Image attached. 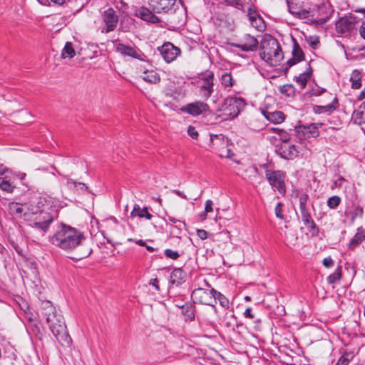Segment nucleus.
<instances>
[{
  "mask_svg": "<svg viewBox=\"0 0 365 365\" xmlns=\"http://www.w3.org/2000/svg\"><path fill=\"white\" fill-rule=\"evenodd\" d=\"M49 241L53 245L71 254L68 257L76 261L88 257L92 252V249L87 244L84 234L64 224H61L56 232L50 237Z\"/></svg>",
  "mask_w": 365,
  "mask_h": 365,
  "instance_id": "f257e3e1",
  "label": "nucleus"
},
{
  "mask_svg": "<svg viewBox=\"0 0 365 365\" xmlns=\"http://www.w3.org/2000/svg\"><path fill=\"white\" fill-rule=\"evenodd\" d=\"M40 309L58 343L62 346L69 347L72 339L66 329L63 316L57 313L56 307L48 300L41 301Z\"/></svg>",
  "mask_w": 365,
  "mask_h": 365,
  "instance_id": "f03ea898",
  "label": "nucleus"
},
{
  "mask_svg": "<svg viewBox=\"0 0 365 365\" xmlns=\"http://www.w3.org/2000/svg\"><path fill=\"white\" fill-rule=\"evenodd\" d=\"M259 56L269 65H278L283 59V53L277 40L269 35L263 36L259 44Z\"/></svg>",
  "mask_w": 365,
  "mask_h": 365,
  "instance_id": "7ed1b4c3",
  "label": "nucleus"
},
{
  "mask_svg": "<svg viewBox=\"0 0 365 365\" xmlns=\"http://www.w3.org/2000/svg\"><path fill=\"white\" fill-rule=\"evenodd\" d=\"M49 207L51 205L46 198L40 197L36 205H31L29 208V212L34 216L33 227L40 230L43 234L48 230L49 225L53 220V217L47 211Z\"/></svg>",
  "mask_w": 365,
  "mask_h": 365,
  "instance_id": "20e7f679",
  "label": "nucleus"
},
{
  "mask_svg": "<svg viewBox=\"0 0 365 365\" xmlns=\"http://www.w3.org/2000/svg\"><path fill=\"white\" fill-rule=\"evenodd\" d=\"M245 106L246 102L241 97L227 98L222 105V115L225 120L235 118L245 108Z\"/></svg>",
  "mask_w": 365,
  "mask_h": 365,
  "instance_id": "39448f33",
  "label": "nucleus"
},
{
  "mask_svg": "<svg viewBox=\"0 0 365 365\" xmlns=\"http://www.w3.org/2000/svg\"><path fill=\"white\" fill-rule=\"evenodd\" d=\"M215 78L212 72L203 76L198 81L197 90L199 96L207 101L215 91Z\"/></svg>",
  "mask_w": 365,
  "mask_h": 365,
  "instance_id": "423d86ee",
  "label": "nucleus"
},
{
  "mask_svg": "<svg viewBox=\"0 0 365 365\" xmlns=\"http://www.w3.org/2000/svg\"><path fill=\"white\" fill-rule=\"evenodd\" d=\"M265 176L270 185L278 192L284 195L286 193V186L284 182V175L280 170H267Z\"/></svg>",
  "mask_w": 365,
  "mask_h": 365,
  "instance_id": "0eeeda50",
  "label": "nucleus"
},
{
  "mask_svg": "<svg viewBox=\"0 0 365 365\" xmlns=\"http://www.w3.org/2000/svg\"><path fill=\"white\" fill-rule=\"evenodd\" d=\"M191 296L195 302L200 304L214 307L215 297L212 289L197 288L192 291Z\"/></svg>",
  "mask_w": 365,
  "mask_h": 365,
  "instance_id": "6e6552de",
  "label": "nucleus"
},
{
  "mask_svg": "<svg viewBox=\"0 0 365 365\" xmlns=\"http://www.w3.org/2000/svg\"><path fill=\"white\" fill-rule=\"evenodd\" d=\"M161 56L166 63H171L180 55V49L170 42H165L161 46L158 47Z\"/></svg>",
  "mask_w": 365,
  "mask_h": 365,
  "instance_id": "1a4fd4ad",
  "label": "nucleus"
},
{
  "mask_svg": "<svg viewBox=\"0 0 365 365\" xmlns=\"http://www.w3.org/2000/svg\"><path fill=\"white\" fill-rule=\"evenodd\" d=\"M115 50L123 56H128L132 58L144 61L145 56L144 53L135 46H128L122 43L115 44Z\"/></svg>",
  "mask_w": 365,
  "mask_h": 365,
  "instance_id": "9d476101",
  "label": "nucleus"
},
{
  "mask_svg": "<svg viewBox=\"0 0 365 365\" xmlns=\"http://www.w3.org/2000/svg\"><path fill=\"white\" fill-rule=\"evenodd\" d=\"M176 0H148V5L157 14L168 13L173 9Z\"/></svg>",
  "mask_w": 365,
  "mask_h": 365,
  "instance_id": "9b49d317",
  "label": "nucleus"
},
{
  "mask_svg": "<svg viewBox=\"0 0 365 365\" xmlns=\"http://www.w3.org/2000/svg\"><path fill=\"white\" fill-rule=\"evenodd\" d=\"M322 123H311L307 126L302 125L296 128V133L299 139L302 138L317 137L319 135V128Z\"/></svg>",
  "mask_w": 365,
  "mask_h": 365,
  "instance_id": "f8f14e48",
  "label": "nucleus"
},
{
  "mask_svg": "<svg viewBox=\"0 0 365 365\" xmlns=\"http://www.w3.org/2000/svg\"><path fill=\"white\" fill-rule=\"evenodd\" d=\"M355 28V19L353 17L341 18L336 24V30L345 36H349Z\"/></svg>",
  "mask_w": 365,
  "mask_h": 365,
  "instance_id": "ddd939ff",
  "label": "nucleus"
},
{
  "mask_svg": "<svg viewBox=\"0 0 365 365\" xmlns=\"http://www.w3.org/2000/svg\"><path fill=\"white\" fill-rule=\"evenodd\" d=\"M209 109V106L202 101H196L193 103H188L182 108V110L192 116L199 115Z\"/></svg>",
  "mask_w": 365,
  "mask_h": 365,
  "instance_id": "4468645a",
  "label": "nucleus"
},
{
  "mask_svg": "<svg viewBox=\"0 0 365 365\" xmlns=\"http://www.w3.org/2000/svg\"><path fill=\"white\" fill-rule=\"evenodd\" d=\"M259 42L256 38L250 34H246L240 40L239 43L234 46L243 51H253L257 50Z\"/></svg>",
  "mask_w": 365,
  "mask_h": 365,
  "instance_id": "2eb2a0df",
  "label": "nucleus"
},
{
  "mask_svg": "<svg viewBox=\"0 0 365 365\" xmlns=\"http://www.w3.org/2000/svg\"><path fill=\"white\" fill-rule=\"evenodd\" d=\"M103 21L106 28L103 30V31L109 33L113 31L118 21V16L116 14V12L111 8L106 10L103 13Z\"/></svg>",
  "mask_w": 365,
  "mask_h": 365,
  "instance_id": "dca6fc26",
  "label": "nucleus"
},
{
  "mask_svg": "<svg viewBox=\"0 0 365 365\" xmlns=\"http://www.w3.org/2000/svg\"><path fill=\"white\" fill-rule=\"evenodd\" d=\"M345 216L349 218L350 223L354 224L356 217H362L364 215L363 207L354 202H351L346 205L344 212Z\"/></svg>",
  "mask_w": 365,
  "mask_h": 365,
  "instance_id": "f3484780",
  "label": "nucleus"
},
{
  "mask_svg": "<svg viewBox=\"0 0 365 365\" xmlns=\"http://www.w3.org/2000/svg\"><path fill=\"white\" fill-rule=\"evenodd\" d=\"M300 213L302 221L306 226L307 229L312 234V235H317L319 233V228L313 220L308 209L300 210Z\"/></svg>",
  "mask_w": 365,
  "mask_h": 365,
  "instance_id": "a211bd4d",
  "label": "nucleus"
},
{
  "mask_svg": "<svg viewBox=\"0 0 365 365\" xmlns=\"http://www.w3.org/2000/svg\"><path fill=\"white\" fill-rule=\"evenodd\" d=\"M327 96L331 99V102L325 106H314L313 110L315 113L321 114L327 113L330 114L336 109L338 103L336 96L331 93H328Z\"/></svg>",
  "mask_w": 365,
  "mask_h": 365,
  "instance_id": "6ab92c4d",
  "label": "nucleus"
},
{
  "mask_svg": "<svg viewBox=\"0 0 365 365\" xmlns=\"http://www.w3.org/2000/svg\"><path fill=\"white\" fill-rule=\"evenodd\" d=\"M277 153L284 159H293L297 155V150L294 145L283 144L277 148Z\"/></svg>",
  "mask_w": 365,
  "mask_h": 365,
  "instance_id": "aec40b11",
  "label": "nucleus"
},
{
  "mask_svg": "<svg viewBox=\"0 0 365 365\" xmlns=\"http://www.w3.org/2000/svg\"><path fill=\"white\" fill-rule=\"evenodd\" d=\"M293 43L292 58L289 59L287 62L289 67H291L304 59V53L299 45L297 43L296 39L293 38Z\"/></svg>",
  "mask_w": 365,
  "mask_h": 365,
  "instance_id": "412c9836",
  "label": "nucleus"
},
{
  "mask_svg": "<svg viewBox=\"0 0 365 365\" xmlns=\"http://www.w3.org/2000/svg\"><path fill=\"white\" fill-rule=\"evenodd\" d=\"M26 210H29L26 205H23L20 203L12 202H10L8 205L9 212L16 217H26L29 215V213H27Z\"/></svg>",
  "mask_w": 365,
  "mask_h": 365,
  "instance_id": "4be33fe9",
  "label": "nucleus"
},
{
  "mask_svg": "<svg viewBox=\"0 0 365 365\" xmlns=\"http://www.w3.org/2000/svg\"><path fill=\"white\" fill-rule=\"evenodd\" d=\"M135 16L139 17L142 20L150 22V23H158L160 19L158 16L153 14V12L145 7H141L138 9L135 12Z\"/></svg>",
  "mask_w": 365,
  "mask_h": 365,
  "instance_id": "5701e85b",
  "label": "nucleus"
},
{
  "mask_svg": "<svg viewBox=\"0 0 365 365\" xmlns=\"http://www.w3.org/2000/svg\"><path fill=\"white\" fill-rule=\"evenodd\" d=\"M288 11L290 14L294 16L297 18L304 19H307L309 16V11L302 9L301 6H298L297 4H294L290 2L289 0H287Z\"/></svg>",
  "mask_w": 365,
  "mask_h": 365,
  "instance_id": "b1692460",
  "label": "nucleus"
},
{
  "mask_svg": "<svg viewBox=\"0 0 365 365\" xmlns=\"http://www.w3.org/2000/svg\"><path fill=\"white\" fill-rule=\"evenodd\" d=\"M131 217H138L139 218H145L150 220L153 215L148 212V207H141L139 205L135 204L130 212Z\"/></svg>",
  "mask_w": 365,
  "mask_h": 365,
  "instance_id": "393cba45",
  "label": "nucleus"
},
{
  "mask_svg": "<svg viewBox=\"0 0 365 365\" xmlns=\"http://www.w3.org/2000/svg\"><path fill=\"white\" fill-rule=\"evenodd\" d=\"M185 273L180 269H175L170 276V282L176 286L180 285L185 279Z\"/></svg>",
  "mask_w": 365,
  "mask_h": 365,
  "instance_id": "a878e982",
  "label": "nucleus"
},
{
  "mask_svg": "<svg viewBox=\"0 0 365 365\" xmlns=\"http://www.w3.org/2000/svg\"><path fill=\"white\" fill-rule=\"evenodd\" d=\"M66 185L69 190L78 193L88 190V187L84 183L75 181L71 178H67Z\"/></svg>",
  "mask_w": 365,
  "mask_h": 365,
  "instance_id": "bb28decb",
  "label": "nucleus"
},
{
  "mask_svg": "<svg viewBox=\"0 0 365 365\" xmlns=\"http://www.w3.org/2000/svg\"><path fill=\"white\" fill-rule=\"evenodd\" d=\"M365 239V230L359 227L357 229V232L350 241L349 244V247L351 249L354 248L355 247L360 245L362 241Z\"/></svg>",
  "mask_w": 365,
  "mask_h": 365,
  "instance_id": "cd10ccee",
  "label": "nucleus"
},
{
  "mask_svg": "<svg viewBox=\"0 0 365 365\" xmlns=\"http://www.w3.org/2000/svg\"><path fill=\"white\" fill-rule=\"evenodd\" d=\"M312 73V68L309 66L304 72L296 77V82L302 89H304L306 87L308 79L311 77Z\"/></svg>",
  "mask_w": 365,
  "mask_h": 365,
  "instance_id": "c85d7f7f",
  "label": "nucleus"
},
{
  "mask_svg": "<svg viewBox=\"0 0 365 365\" xmlns=\"http://www.w3.org/2000/svg\"><path fill=\"white\" fill-rule=\"evenodd\" d=\"M266 118L273 123H281L285 119V115L282 111L267 113Z\"/></svg>",
  "mask_w": 365,
  "mask_h": 365,
  "instance_id": "c756f323",
  "label": "nucleus"
},
{
  "mask_svg": "<svg viewBox=\"0 0 365 365\" xmlns=\"http://www.w3.org/2000/svg\"><path fill=\"white\" fill-rule=\"evenodd\" d=\"M350 81L353 89H359L361 86V73L358 70H354L351 74Z\"/></svg>",
  "mask_w": 365,
  "mask_h": 365,
  "instance_id": "7c9ffc66",
  "label": "nucleus"
},
{
  "mask_svg": "<svg viewBox=\"0 0 365 365\" xmlns=\"http://www.w3.org/2000/svg\"><path fill=\"white\" fill-rule=\"evenodd\" d=\"M210 141L212 143L213 145H215L217 147L225 145L227 146L228 143V138L225 137L223 135H210Z\"/></svg>",
  "mask_w": 365,
  "mask_h": 365,
  "instance_id": "2f4dec72",
  "label": "nucleus"
},
{
  "mask_svg": "<svg viewBox=\"0 0 365 365\" xmlns=\"http://www.w3.org/2000/svg\"><path fill=\"white\" fill-rule=\"evenodd\" d=\"M76 55L75 50L71 42H66L61 51V57L63 58H71Z\"/></svg>",
  "mask_w": 365,
  "mask_h": 365,
  "instance_id": "473e14b6",
  "label": "nucleus"
},
{
  "mask_svg": "<svg viewBox=\"0 0 365 365\" xmlns=\"http://www.w3.org/2000/svg\"><path fill=\"white\" fill-rule=\"evenodd\" d=\"M143 79L151 83H156L160 81V76L154 71H148L144 72Z\"/></svg>",
  "mask_w": 365,
  "mask_h": 365,
  "instance_id": "72a5a7b5",
  "label": "nucleus"
},
{
  "mask_svg": "<svg viewBox=\"0 0 365 365\" xmlns=\"http://www.w3.org/2000/svg\"><path fill=\"white\" fill-rule=\"evenodd\" d=\"M15 186L7 179V177H0V189L7 192H12Z\"/></svg>",
  "mask_w": 365,
  "mask_h": 365,
  "instance_id": "f704fd0d",
  "label": "nucleus"
},
{
  "mask_svg": "<svg viewBox=\"0 0 365 365\" xmlns=\"http://www.w3.org/2000/svg\"><path fill=\"white\" fill-rule=\"evenodd\" d=\"M250 22L252 26L259 31H264L266 29L264 21L261 16L255 18L250 21Z\"/></svg>",
  "mask_w": 365,
  "mask_h": 365,
  "instance_id": "c9c22d12",
  "label": "nucleus"
},
{
  "mask_svg": "<svg viewBox=\"0 0 365 365\" xmlns=\"http://www.w3.org/2000/svg\"><path fill=\"white\" fill-rule=\"evenodd\" d=\"M342 272L341 266H338L334 273L331 274L327 277V282L329 284H332L341 279Z\"/></svg>",
  "mask_w": 365,
  "mask_h": 365,
  "instance_id": "e433bc0d",
  "label": "nucleus"
},
{
  "mask_svg": "<svg viewBox=\"0 0 365 365\" xmlns=\"http://www.w3.org/2000/svg\"><path fill=\"white\" fill-rule=\"evenodd\" d=\"M221 83L225 87H232L235 84V80L230 73H225L221 76Z\"/></svg>",
  "mask_w": 365,
  "mask_h": 365,
  "instance_id": "4c0bfd02",
  "label": "nucleus"
},
{
  "mask_svg": "<svg viewBox=\"0 0 365 365\" xmlns=\"http://www.w3.org/2000/svg\"><path fill=\"white\" fill-rule=\"evenodd\" d=\"M212 292H214V297H215V303L216 302V300L217 299L220 304V305L224 308H228L229 307V300L220 292L216 291L215 289H212Z\"/></svg>",
  "mask_w": 365,
  "mask_h": 365,
  "instance_id": "58836bf2",
  "label": "nucleus"
},
{
  "mask_svg": "<svg viewBox=\"0 0 365 365\" xmlns=\"http://www.w3.org/2000/svg\"><path fill=\"white\" fill-rule=\"evenodd\" d=\"M182 314L185 316L186 320L192 321L195 318L194 311L189 303H185V305L182 309Z\"/></svg>",
  "mask_w": 365,
  "mask_h": 365,
  "instance_id": "ea45409f",
  "label": "nucleus"
},
{
  "mask_svg": "<svg viewBox=\"0 0 365 365\" xmlns=\"http://www.w3.org/2000/svg\"><path fill=\"white\" fill-rule=\"evenodd\" d=\"M341 202V198L337 195H334L329 197L327 200V206L330 209H335L339 205Z\"/></svg>",
  "mask_w": 365,
  "mask_h": 365,
  "instance_id": "a19ab883",
  "label": "nucleus"
},
{
  "mask_svg": "<svg viewBox=\"0 0 365 365\" xmlns=\"http://www.w3.org/2000/svg\"><path fill=\"white\" fill-rule=\"evenodd\" d=\"M364 113L363 111L355 110L353 113L354 123L358 125L365 123V120L363 118Z\"/></svg>",
  "mask_w": 365,
  "mask_h": 365,
  "instance_id": "79ce46f5",
  "label": "nucleus"
},
{
  "mask_svg": "<svg viewBox=\"0 0 365 365\" xmlns=\"http://www.w3.org/2000/svg\"><path fill=\"white\" fill-rule=\"evenodd\" d=\"M352 356L349 354H343L338 360L336 365H348Z\"/></svg>",
  "mask_w": 365,
  "mask_h": 365,
  "instance_id": "37998d69",
  "label": "nucleus"
},
{
  "mask_svg": "<svg viewBox=\"0 0 365 365\" xmlns=\"http://www.w3.org/2000/svg\"><path fill=\"white\" fill-rule=\"evenodd\" d=\"M224 3L227 6H232L237 9L243 6V0H224Z\"/></svg>",
  "mask_w": 365,
  "mask_h": 365,
  "instance_id": "c03bdc74",
  "label": "nucleus"
},
{
  "mask_svg": "<svg viewBox=\"0 0 365 365\" xmlns=\"http://www.w3.org/2000/svg\"><path fill=\"white\" fill-rule=\"evenodd\" d=\"M309 199L307 194H302L299 196V210L307 209V203Z\"/></svg>",
  "mask_w": 365,
  "mask_h": 365,
  "instance_id": "a18cd8bd",
  "label": "nucleus"
},
{
  "mask_svg": "<svg viewBox=\"0 0 365 365\" xmlns=\"http://www.w3.org/2000/svg\"><path fill=\"white\" fill-rule=\"evenodd\" d=\"M280 91L287 96H291L294 93V88L292 85H284L281 87Z\"/></svg>",
  "mask_w": 365,
  "mask_h": 365,
  "instance_id": "49530a36",
  "label": "nucleus"
},
{
  "mask_svg": "<svg viewBox=\"0 0 365 365\" xmlns=\"http://www.w3.org/2000/svg\"><path fill=\"white\" fill-rule=\"evenodd\" d=\"M284 237L287 240L293 245L296 244L298 239L297 236L293 232H285Z\"/></svg>",
  "mask_w": 365,
  "mask_h": 365,
  "instance_id": "de8ad7c7",
  "label": "nucleus"
},
{
  "mask_svg": "<svg viewBox=\"0 0 365 365\" xmlns=\"http://www.w3.org/2000/svg\"><path fill=\"white\" fill-rule=\"evenodd\" d=\"M165 255L172 259H177L180 257V255L177 251H174L170 249H166L165 250Z\"/></svg>",
  "mask_w": 365,
  "mask_h": 365,
  "instance_id": "09e8293b",
  "label": "nucleus"
},
{
  "mask_svg": "<svg viewBox=\"0 0 365 365\" xmlns=\"http://www.w3.org/2000/svg\"><path fill=\"white\" fill-rule=\"evenodd\" d=\"M274 130H277L279 132V138L282 140V142L284 143L289 142L290 139V135L289 133H287L285 131L280 130L279 129L277 128L274 129Z\"/></svg>",
  "mask_w": 365,
  "mask_h": 365,
  "instance_id": "8fccbe9b",
  "label": "nucleus"
},
{
  "mask_svg": "<svg viewBox=\"0 0 365 365\" xmlns=\"http://www.w3.org/2000/svg\"><path fill=\"white\" fill-rule=\"evenodd\" d=\"M282 206L283 204L282 202H278L274 208L276 217L282 220L284 219V215L282 214Z\"/></svg>",
  "mask_w": 365,
  "mask_h": 365,
  "instance_id": "3c124183",
  "label": "nucleus"
},
{
  "mask_svg": "<svg viewBox=\"0 0 365 365\" xmlns=\"http://www.w3.org/2000/svg\"><path fill=\"white\" fill-rule=\"evenodd\" d=\"M187 134L193 139H197V138L198 137V133L197 131L196 130V129L195 128V127L192 126V125H190L188 128H187Z\"/></svg>",
  "mask_w": 365,
  "mask_h": 365,
  "instance_id": "603ef678",
  "label": "nucleus"
},
{
  "mask_svg": "<svg viewBox=\"0 0 365 365\" xmlns=\"http://www.w3.org/2000/svg\"><path fill=\"white\" fill-rule=\"evenodd\" d=\"M323 265L327 268L331 267L334 265V261L331 257H325L323 259Z\"/></svg>",
  "mask_w": 365,
  "mask_h": 365,
  "instance_id": "864d4df0",
  "label": "nucleus"
},
{
  "mask_svg": "<svg viewBox=\"0 0 365 365\" xmlns=\"http://www.w3.org/2000/svg\"><path fill=\"white\" fill-rule=\"evenodd\" d=\"M247 16L249 18V21H251L255 18L260 16L259 14H257V12L254 9H252L250 8L248 9Z\"/></svg>",
  "mask_w": 365,
  "mask_h": 365,
  "instance_id": "5fc2aeb1",
  "label": "nucleus"
},
{
  "mask_svg": "<svg viewBox=\"0 0 365 365\" xmlns=\"http://www.w3.org/2000/svg\"><path fill=\"white\" fill-rule=\"evenodd\" d=\"M212 205L213 202L211 200H207L205 202V211L206 212H212Z\"/></svg>",
  "mask_w": 365,
  "mask_h": 365,
  "instance_id": "6e6d98bb",
  "label": "nucleus"
},
{
  "mask_svg": "<svg viewBox=\"0 0 365 365\" xmlns=\"http://www.w3.org/2000/svg\"><path fill=\"white\" fill-rule=\"evenodd\" d=\"M197 235L201 239V240H205L207 238V232L205 230H197Z\"/></svg>",
  "mask_w": 365,
  "mask_h": 365,
  "instance_id": "4d7b16f0",
  "label": "nucleus"
},
{
  "mask_svg": "<svg viewBox=\"0 0 365 365\" xmlns=\"http://www.w3.org/2000/svg\"><path fill=\"white\" fill-rule=\"evenodd\" d=\"M359 31L361 37L365 40V19L361 22Z\"/></svg>",
  "mask_w": 365,
  "mask_h": 365,
  "instance_id": "13d9d810",
  "label": "nucleus"
},
{
  "mask_svg": "<svg viewBox=\"0 0 365 365\" xmlns=\"http://www.w3.org/2000/svg\"><path fill=\"white\" fill-rule=\"evenodd\" d=\"M225 148V150L221 152L220 155L221 157L230 158L231 156V155H232L231 150L227 148Z\"/></svg>",
  "mask_w": 365,
  "mask_h": 365,
  "instance_id": "bf43d9fd",
  "label": "nucleus"
},
{
  "mask_svg": "<svg viewBox=\"0 0 365 365\" xmlns=\"http://www.w3.org/2000/svg\"><path fill=\"white\" fill-rule=\"evenodd\" d=\"M244 316H245V317L249 318V319L255 318V315L252 313V309L250 307H248L245 309V311L244 312Z\"/></svg>",
  "mask_w": 365,
  "mask_h": 365,
  "instance_id": "052dcab7",
  "label": "nucleus"
},
{
  "mask_svg": "<svg viewBox=\"0 0 365 365\" xmlns=\"http://www.w3.org/2000/svg\"><path fill=\"white\" fill-rule=\"evenodd\" d=\"M150 284L153 286L157 291L160 290V288H159V286H158V279L157 278L150 279Z\"/></svg>",
  "mask_w": 365,
  "mask_h": 365,
  "instance_id": "680f3d73",
  "label": "nucleus"
},
{
  "mask_svg": "<svg viewBox=\"0 0 365 365\" xmlns=\"http://www.w3.org/2000/svg\"><path fill=\"white\" fill-rule=\"evenodd\" d=\"M168 220L170 222H171L173 223H176L178 222L180 223V225H182L185 226V222L178 220L177 219H175V217H173L172 216H168Z\"/></svg>",
  "mask_w": 365,
  "mask_h": 365,
  "instance_id": "e2e57ef3",
  "label": "nucleus"
},
{
  "mask_svg": "<svg viewBox=\"0 0 365 365\" xmlns=\"http://www.w3.org/2000/svg\"><path fill=\"white\" fill-rule=\"evenodd\" d=\"M172 192L183 199H187V196L178 190H173Z\"/></svg>",
  "mask_w": 365,
  "mask_h": 365,
  "instance_id": "0e129e2a",
  "label": "nucleus"
},
{
  "mask_svg": "<svg viewBox=\"0 0 365 365\" xmlns=\"http://www.w3.org/2000/svg\"><path fill=\"white\" fill-rule=\"evenodd\" d=\"M325 91H326V90L324 88H317V89H315L313 91V94L315 96H319Z\"/></svg>",
  "mask_w": 365,
  "mask_h": 365,
  "instance_id": "69168bd1",
  "label": "nucleus"
},
{
  "mask_svg": "<svg viewBox=\"0 0 365 365\" xmlns=\"http://www.w3.org/2000/svg\"><path fill=\"white\" fill-rule=\"evenodd\" d=\"M365 98V88L363 89V91L359 93L358 96V99L359 101H361Z\"/></svg>",
  "mask_w": 365,
  "mask_h": 365,
  "instance_id": "338daca9",
  "label": "nucleus"
},
{
  "mask_svg": "<svg viewBox=\"0 0 365 365\" xmlns=\"http://www.w3.org/2000/svg\"><path fill=\"white\" fill-rule=\"evenodd\" d=\"M185 305V303H183L182 302H175V306L180 308L181 309L184 307Z\"/></svg>",
  "mask_w": 365,
  "mask_h": 365,
  "instance_id": "774afa93",
  "label": "nucleus"
}]
</instances>
